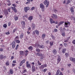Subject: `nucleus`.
I'll return each instance as SVG.
<instances>
[{"mask_svg":"<svg viewBox=\"0 0 75 75\" xmlns=\"http://www.w3.org/2000/svg\"><path fill=\"white\" fill-rule=\"evenodd\" d=\"M24 35L23 33H21V35H20V37L21 38H22L23 37V36Z\"/></svg>","mask_w":75,"mask_h":75,"instance_id":"7c9ffc66","label":"nucleus"},{"mask_svg":"<svg viewBox=\"0 0 75 75\" xmlns=\"http://www.w3.org/2000/svg\"><path fill=\"white\" fill-rule=\"evenodd\" d=\"M25 17H26V18H28V16L27 15H25L23 16V18H25Z\"/></svg>","mask_w":75,"mask_h":75,"instance_id":"37998d69","label":"nucleus"},{"mask_svg":"<svg viewBox=\"0 0 75 75\" xmlns=\"http://www.w3.org/2000/svg\"><path fill=\"white\" fill-rule=\"evenodd\" d=\"M46 44H49L50 43V41L49 40H47L46 41Z\"/></svg>","mask_w":75,"mask_h":75,"instance_id":"a18cd8bd","label":"nucleus"},{"mask_svg":"<svg viewBox=\"0 0 75 75\" xmlns=\"http://www.w3.org/2000/svg\"><path fill=\"white\" fill-rule=\"evenodd\" d=\"M26 60L25 59H23V60L21 62L23 63L24 64V62H25V61Z\"/></svg>","mask_w":75,"mask_h":75,"instance_id":"e433bc0d","label":"nucleus"},{"mask_svg":"<svg viewBox=\"0 0 75 75\" xmlns=\"http://www.w3.org/2000/svg\"><path fill=\"white\" fill-rule=\"evenodd\" d=\"M23 64V63H22V62H21L20 64V66H21Z\"/></svg>","mask_w":75,"mask_h":75,"instance_id":"052dcab7","label":"nucleus"},{"mask_svg":"<svg viewBox=\"0 0 75 75\" xmlns=\"http://www.w3.org/2000/svg\"><path fill=\"white\" fill-rule=\"evenodd\" d=\"M74 8H73V7H71L70 8V10L71 12V13H74Z\"/></svg>","mask_w":75,"mask_h":75,"instance_id":"f8f14e48","label":"nucleus"},{"mask_svg":"<svg viewBox=\"0 0 75 75\" xmlns=\"http://www.w3.org/2000/svg\"><path fill=\"white\" fill-rule=\"evenodd\" d=\"M18 45H17L16 47V50H17L18 49Z\"/></svg>","mask_w":75,"mask_h":75,"instance_id":"603ef678","label":"nucleus"},{"mask_svg":"<svg viewBox=\"0 0 75 75\" xmlns=\"http://www.w3.org/2000/svg\"><path fill=\"white\" fill-rule=\"evenodd\" d=\"M28 20H30V21H31V20H33V16H30V17H29L28 18Z\"/></svg>","mask_w":75,"mask_h":75,"instance_id":"aec40b11","label":"nucleus"},{"mask_svg":"<svg viewBox=\"0 0 75 75\" xmlns=\"http://www.w3.org/2000/svg\"><path fill=\"white\" fill-rule=\"evenodd\" d=\"M38 65H41V63L39 62V61H38Z\"/></svg>","mask_w":75,"mask_h":75,"instance_id":"864d4df0","label":"nucleus"},{"mask_svg":"<svg viewBox=\"0 0 75 75\" xmlns=\"http://www.w3.org/2000/svg\"><path fill=\"white\" fill-rule=\"evenodd\" d=\"M15 41H16V42L17 43H18V44H19V43L20 42V40H15Z\"/></svg>","mask_w":75,"mask_h":75,"instance_id":"72a5a7b5","label":"nucleus"},{"mask_svg":"<svg viewBox=\"0 0 75 75\" xmlns=\"http://www.w3.org/2000/svg\"><path fill=\"white\" fill-rule=\"evenodd\" d=\"M59 75H63V74H62V73L60 72Z\"/></svg>","mask_w":75,"mask_h":75,"instance_id":"774afa93","label":"nucleus"},{"mask_svg":"<svg viewBox=\"0 0 75 75\" xmlns=\"http://www.w3.org/2000/svg\"><path fill=\"white\" fill-rule=\"evenodd\" d=\"M10 65V64H9V63H8V62H7L6 63V65L7 66H9V65Z\"/></svg>","mask_w":75,"mask_h":75,"instance_id":"8fccbe9b","label":"nucleus"},{"mask_svg":"<svg viewBox=\"0 0 75 75\" xmlns=\"http://www.w3.org/2000/svg\"><path fill=\"white\" fill-rule=\"evenodd\" d=\"M62 35L63 37H64L65 35V32H64L63 33H62Z\"/></svg>","mask_w":75,"mask_h":75,"instance_id":"ea45409f","label":"nucleus"},{"mask_svg":"<svg viewBox=\"0 0 75 75\" xmlns=\"http://www.w3.org/2000/svg\"><path fill=\"white\" fill-rule=\"evenodd\" d=\"M18 38H18V36H17L15 38V40H17V39H18Z\"/></svg>","mask_w":75,"mask_h":75,"instance_id":"49530a36","label":"nucleus"},{"mask_svg":"<svg viewBox=\"0 0 75 75\" xmlns=\"http://www.w3.org/2000/svg\"><path fill=\"white\" fill-rule=\"evenodd\" d=\"M13 62L14 64H16V60H14L13 61Z\"/></svg>","mask_w":75,"mask_h":75,"instance_id":"e2e57ef3","label":"nucleus"},{"mask_svg":"<svg viewBox=\"0 0 75 75\" xmlns=\"http://www.w3.org/2000/svg\"><path fill=\"white\" fill-rule=\"evenodd\" d=\"M6 34L7 35H9V34H10V33L8 32L6 33Z\"/></svg>","mask_w":75,"mask_h":75,"instance_id":"bf43d9fd","label":"nucleus"},{"mask_svg":"<svg viewBox=\"0 0 75 75\" xmlns=\"http://www.w3.org/2000/svg\"><path fill=\"white\" fill-rule=\"evenodd\" d=\"M28 51L26 50L25 52V56H27L28 55Z\"/></svg>","mask_w":75,"mask_h":75,"instance_id":"5701e85b","label":"nucleus"},{"mask_svg":"<svg viewBox=\"0 0 75 75\" xmlns=\"http://www.w3.org/2000/svg\"><path fill=\"white\" fill-rule=\"evenodd\" d=\"M64 45L65 47H67V44L64 43Z\"/></svg>","mask_w":75,"mask_h":75,"instance_id":"5fc2aeb1","label":"nucleus"},{"mask_svg":"<svg viewBox=\"0 0 75 75\" xmlns=\"http://www.w3.org/2000/svg\"><path fill=\"white\" fill-rule=\"evenodd\" d=\"M32 27L33 28V29H34V28H35V25L34 24V23H33L32 24Z\"/></svg>","mask_w":75,"mask_h":75,"instance_id":"2eb2a0df","label":"nucleus"},{"mask_svg":"<svg viewBox=\"0 0 75 75\" xmlns=\"http://www.w3.org/2000/svg\"><path fill=\"white\" fill-rule=\"evenodd\" d=\"M54 12H55V13H57L58 12V11L57 10L54 9Z\"/></svg>","mask_w":75,"mask_h":75,"instance_id":"f704fd0d","label":"nucleus"},{"mask_svg":"<svg viewBox=\"0 0 75 75\" xmlns=\"http://www.w3.org/2000/svg\"><path fill=\"white\" fill-rule=\"evenodd\" d=\"M12 45L13 48H15V46H16V42L14 41L12 43Z\"/></svg>","mask_w":75,"mask_h":75,"instance_id":"423d86ee","label":"nucleus"},{"mask_svg":"<svg viewBox=\"0 0 75 75\" xmlns=\"http://www.w3.org/2000/svg\"><path fill=\"white\" fill-rule=\"evenodd\" d=\"M36 50L37 52H40V49H36Z\"/></svg>","mask_w":75,"mask_h":75,"instance_id":"58836bf2","label":"nucleus"},{"mask_svg":"<svg viewBox=\"0 0 75 75\" xmlns=\"http://www.w3.org/2000/svg\"><path fill=\"white\" fill-rule=\"evenodd\" d=\"M50 44L51 46H52V45H53V44H54V43L52 42H50Z\"/></svg>","mask_w":75,"mask_h":75,"instance_id":"4c0bfd02","label":"nucleus"},{"mask_svg":"<svg viewBox=\"0 0 75 75\" xmlns=\"http://www.w3.org/2000/svg\"><path fill=\"white\" fill-rule=\"evenodd\" d=\"M66 50H67L65 48L63 49L62 50V53H63V54H64V53H65V51H66Z\"/></svg>","mask_w":75,"mask_h":75,"instance_id":"b1692460","label":"nucleus"},{"mask_svg":"<svg viewBox=\"0 0 75 75\" xmlns=\"http://www.w3.org/2000/svg\"><path fill=\"white\" fill-rule=\"evenodd\" d=\"M71 18H72V20H73L74 23H75V17H71Z\"/></svg>","mask_w":75,"mask_h":75,"instance_id":"a878e982","label":"nucleus"},{"mask_svg":"<svg viewBox=\"0 0 75 75\" xmlns=\"http://www.w3.org/2000/svg\"><path fill=\"white\" fill-rule=\"evenodd\" d=\"M7 4L9 6H10L11 5V3H9Z\"/></svg>","mask_w":75,"mask_h":75,"instance_id":"338daca9","label":"nucleus"},{"mask_svg":"<svg viewBox=\"0 0 75 75\" xmlns=\"http://www.w3.org/2000/svg\"><path fill=\"white\" fill-rule=\"evenodd\" d=\"M35 45L36 47H38L39 46H40V44L38 43H36Z\"/></svg>","mask_w":75,"mask_h":75,"instance_id":"c85d7f7f","label":"nucleus"},{"mask_svg":"<svg viewBox=\"0 0 75 75\" xmlns=\"http://www.w3.org/2000/svg\"><path fill=\"white\" fill-rule=\"evenodd\" d=\"M35 71V67L33 65L32 66V71L34 72Z\"/></svg>","mask_w":75,"mask_h":75,"instance_id":"9b49d317","label":"nucleus"},{"mask_svg":"<svg viewBox=\"0 0 75 75\" xmlns=\"http://www.w3.org/2000/svg\"><path fill=\"white\" fill-rule=\"evenodd\" d=\"M26 65L27 68H31V65L29 64L28 62H26Z\"/></svg>","mask_w":75,"mask_h":75,"instance_id":"39448f33","label":"nucleus"},{"mask_svg":"<svg viewBox=\"0 0 75 75\" xmlns=\"http://www.w3.org/2000/svg\"><path fill=\"white\" fill-rule=\"evenodd\" d=\"M45 34H43L42 36V38H43V39H44V38H45Z\"/></svg>","mask_w":75,"mask_h":75,"instance_id":"c9c22d12","label":"nucleus"},{"mask_svg":"<svg viewBox=\"0 0 75 75\" xmlns=\"http://www.w3.org/2000/svg\"><path fill=\"white\" fill-rule=\"evenodd\" d=\"M2 59H3V55L1 54L0 55V59L2 60Z\"/></svg>","mask_w":75,"mask_h":75,"instance_id":"cd10ccee","label":"nucleus"},{"mask_svg":"<svg viewBox=\"0 0 75 75\" xmlns=\"http://www.w3.org/2000/svg\"><path fill=\"white\" fill-rule=\"evenodd\" d=\"M18 16H14V19L15 21H16L18 20Z\"/></svg>","mask_w":75,"mask_h":75,"instance_id":"dca6fc26","label":"nucleus"},{"mask_svg":"<svg viewBox=\"0 0 75 75\" xmlns=\"http://www.w3.org/2000/svg\"><path fill=\"white\" fill-rule=\"evenodd\" d=\"M46 71H47V69H45L43 70L44 72H46Z\"/></svg>","mask_w":75,"mask_h":75,"instance_id":"680f3d73","label":"nucleus"},{"mask_svg":"<svg viewBox=\"0 0 75 75\" xmlns=\"http://www.w3.org/2000/svg\"><path fill=\"white\" fill-rule=\"evenodd\" d=\"M6 58H7V56H3V58H4V59H6Z\"/></svg>","mask_w":75,"mask_h":75,"instance_id":"6e6d98bb","label":"nucleus"},{"mask_svg":"<svg viewBox=\"0 0 75 75\" xmlns=\"http://www.w3.org/2000/svg\"><path fill=\"white\" fill-rule=\"evenodd\" d=\"M34 7H33L31 8V10H34Z\"/></svg>","mask_w":75,"mask_h":75,"instance_id":"13d9d810","label":"nucleus"},{"mask_svg":"<svg viewBox=\"0 0 75 75\" xmlns=\"http://www.w3.org/2000/svg\"><path fill=\"white\" fill-rule=\"evenodd\" d=\"M70 60L72 62H73L74 64H75V58L73 57H70Z\"/></svg>","mask_w":75,"mask_h":75,"instance_id":"7ed1b4c3","label":"nucleus"},{"mask_svg":"<svg viewBox=\"0 0 75 75\" xmlns=\"http://www.w3.org/2000/svg\"><path fill=\"white\" fill-rule=\"evenodd\" d=\"M47 64H45L44 65H41L40 67L42 68H44L47 67Z\"/></svg>","mask_w":75,"mask_h":75,"instance_id":"ddd939ff","label":"nucleus"},{"mask_svg":"<svg viewBox=\"0 0 75 75\" xmlns=\"http://www.w3.org/2000/svg\"><path fill=\"white\" fill-rule=\"evenodd\" d=\"M20 53L21 55H24V52L23 51H21L20 52Z\"/></svg>","mask_w":75,"mask_h":75,"instance_id":"412c9836","label":"nucleus"},{"mask_svg":"<svg viewBox=\"0 0 75 75\" xmlns=\"http://www.w3.org/2000/svg\"><path fill=\"white\" fill-rule=\"evenodd\" d=\"M3 27H4V28H6V27H7V25H6V24H4Z\"/></svg>","mask_w":75,"mask_h":75,"instance_id":"de8ad7c7","label":"nucleus"},{"mask_svg":"<svg viewBox=\"0 0 75 75\" xmlns=\"http://www.w3.org/2000/svg\"><path fill=\"white\" fill-rule=\"evenodd\" d=\"M52 52L54 55H56V54H57V50H56L55 49H54L53 50Z\"/></svg>","mask_w":75,"mask_h":75,"instance_id":"1a4fd4ad","label":"nucleus"},{"mask_svg":"<svg viewBox=\"0 0 75 75\" xmlns=\"http://www.w3.org/2000/svg\"><path fill=\"white\" fill-rule=\"evenodd\" d=\"M28 49L30 50H32L33 48L32 47V46H30L28 47Z\"/></svg>","mask_w":75,"mask_h":75,"instance_id":"393cba45","label":"nucleus"},{"mask_svg":"<svg viewBox=\"0 0 75 75\" xmlns=\"http://www.w3.org/2000/svg\"><path fill=\"white\" fill-rule=\"evenodd\" d=\"M16 30H17V29H13V33H14L16 32Z\"/></svg>","mask_w":75,"mask_h":75,"instance_id":"3c124183","label":"nucleus"},{"mask_svg":"<svg viewBox=\"0 0 75 75\" xmlns=\"http://www.w3.org/2000/svg\"><path fill=\"white\" fill-rule=\"evenodd\" d=\"M64 23V21L60 22L58 25V26H59L60 25H62V24Z\"/></svg>","mask_w":75,"mask_h":75,"instance_id":"6ab92c4d","label":"nucleus"},{"mask_svg":"<svg viewBox=\"0 0 75 75\" xmlns=\"http://www.w3.org/2000/svg\"><path fill=\"white\" fill-rule=\"evenodd\" d=\"M70 24V22H64V27H69Z\"/></svg>","mask_w":75,"mask_h":75,"instance_id":"f257e3e1","label":"nucleus"},{"mask_svg":"<svg viewBox=\"0 0 75 75\" xmlns=\"http://www.w3.org/2000/svg\"><path fill=\"white\" fill-rule=\"evenodd\" d=\"M10 73L11 74H13V70L12 69H11L10 70Z\"/></svg>","mask_w":75,"mask_h":75,"instance_id":"473e14b6","label":"nucleus"},{"mask_svg":"<svg viewBox=\"0 0 75 75\" xmlns=\"http://www.w3.org/2000/svg\"><path fill=\"white\" fill-rule=\"evenodd\" d=\"M50 23L51 24H52V23H55V21H53V20H52V19H50Z\"/></svg>","mask_w":75,"mask_h":75,"instance_id":"a211bd4d","label":"nucleus"},{"mask_svg":"<svg viewBox=\"0 0 75 75\" xmlns=\"http://www.w3.org/2000/svg\"><path fill=\"white\" fill-rule=\"evenodd\" d=\"M61 30L62 31H63L64 32H65L66 30L67 31H69V29H66L65 28V27L63 28V29H62V28L61 27Z\"/></svg>","mask_w":75,"mask_h":75,"instance_id":"20e7f679","label":"nucleus"},{"mask_svg":"<svg viewBox=\"0 0 75 75\" xmlns=\"http://www.w3.org/2000/svg\"><path fill=\"white\" fill-rule=\"evenodd\" d=\"M21 24H22V25H25V22L24 21H21Z\"/></svg>","mask_w":75,"mask_h":75,"instance_id":"4be33fe9","label":"nucleus"},{"mask_svg":"<svg viewBox=\"0 0 75 75\" xmlns=\"http://www.w3.org/2000/svg\"><path fill=\"white\" fill-rule=\"evenodd\" d=\"M69 56V54L67 53H66L65 54V57L66 58H67L68 57V56Z\"/></svg>","mask_w":75,"mask_h":75,"instance_id":"2f4dec72","label":"nucleus"},{"mask_svg":"<svg viewBox=\"0 0 75 75\" xmlns=\"http://www.w3.org/2000/svg\"><path fill=\"white\" fill-rule=\"evenodd\" d=\"M40 7L42 9H44L45 7L42 4H41L40 5Z\"/></svg>","mask_w":75,"mask_h":75,"instance_id":"6e6552de","label":"nucleus"},{"mask_svg":"<svg viewBox=\"0 0 75 75\" xmlns=\"http://www.w3.org/2000/svg\"><path fill=\"white\" fill-rule=\"evenodd\" d=\"M11 8L12 10H13V11L15 13H16L17 12V9H16V8L15 7H11Z\"/></svg>","mask_w":75,"mask_h":75,"instance_id":"4468645a","label":"nucleus"},{"mask_svg":"<svg viewBox=\"0 0 75 75\" xmlns=\"http://www.w3.org/2000/svg\"><path fill=\"white\" fill-rule=\"evenodd\" d=\"M52 16L54 18H57V15L55 14H52Z\"/></svg>","mask_w":75,"mask_h":75,"instance_id":"f3484780","label":"nucleus"},{"mask_svg":"<svg viewBox=\"0 0 75 75\" xmlns=\"http://www.w3.org/2000/svg\"><path fill=\"white\" fill-rule=\"evenodd\" d=\"M44 3L45 5H46V7H47L48 6V5H49V1H47V0H45L44 2Z\"/></svg>","mask_w":75,"mask_h":75,"instance_id":"f03ea898","label":"nucleus"},{"mask_svg":"<svg viewBox=\"0 0 75 75\" xmlns=\"http://www.w3.org/2000/svg\"><path fill=\"white\" fill-rule=\"evenodd\" d=\"M72 43L73 44H74L75 45V40H73V41H72Z\"/></svg>","mask_w":75,"mask_h":75,"instance_id":"4d7b16f0","label":"nucleus"},{"mask_svg":"<svg viewBox=\"0 0 75 75\" xmlns=\"http://www.w3.org/2000/svg\"><path fill=\"white\" fill-rule=\"evenodd\" d=\"M71 3V0H68L67 2V4H69V3Z\"/></svg>","mask_w":75,"mask_h":75,"instance_id":"a19ab883","label":"nucleus"},{"mask_svg":"<svg viewBox=\"0 0 75 75\" xmlns=\"http://www.w3.org/2000/svg\"><path fill=\"white\" fill-rule=\"evenodd\" d=\"M12 6H13V7H16L17 6V5H16V4H12Z\"/></svg>","mask_w":75,"mask_h":75,"instance_id":"79ce46f5","label":"nucleus"},{"mask_svg":"<svg viewBox=\"0 0 75 75\" xmlns=\"http://www.w3.org/2000/svg\"><path fill=\"white\" fill-rule=\"evenodd\" d=\"M10 10H11V8H10L8 9V12H9V13L10 12Z\"/></svg>","mask_w":75,"mask_h":75,"instance_id":"09e8293b","label":"nucleus"},{"mask_svg":"<svg viewBox=\"0 0 75 75\" xmlns=\"http://www.w3.org/2000/svg\"><path fill=\"white\" fill-rule=\"evenodd\" d=\"M42 58H43V57L42 56H41V57H40V59L42 60Z\"/></svg>","mask_w":75,"mask_h":75,"instance_id":"0e129e2a","label":"nucleus"},{"mask_svg":"<svg viewBox=\"0 0 75 75\" xmlns=\"http://www.w3.org/2000/svg\"><path fill=\"white\" fill-rule=\"evenodd\" d=\"M7 3H10V1L9 0H8L7 1Z\"/></svg>","mask_w":75,"mask_h":75,"instance_id":"69168bd1","label":"nucleus"},{"mask_svg":"<svg viewBox=\"0 0 75 75\" xmlns=\"http://www.w3.org/2000/svg\"><path fill=\"white\" fill-rule=\"evenodd\" d=\"M29 10H30V8L28 7H25L24 8V10L25 12H27V11Z\"/></svg>","mask_w":75,"mask_h":75,"instance_id":"0eeeda50","label":"nucleus"},{"mask_svg":"<svg viewBox=\"0 0 75 75\" xmlns=\"http://www.w3.org/2000/svg\"><path fill=\"white\" fill-rule=\"evenodd\" d=\"M57 64H59V62L61 61V57L59 56L58 57V58L57 59Z\"/></svg>","mask_w":75,"mask_h":75,"instance_id":"9d476101","label":"nucleus"},{"mask_svg":"<svg viewBox=\"0 0 75 75\" xmlns=\"http://www.w3.org/2000/svg\"><path fill=\"white\" fill-rule=\"evenodd\" d=\"M37 55H38V56H40V57H41V56L42 55V54L40 53H37Z\"/></svg>","mask_w":75,"mask_h":75,"instance_id":"c756f323","label":"nucleus"},{"mask_svg":"<svg viewBox=\"0 0 75 75\" xmlns=\"http://www.w3.org/2000/svg\"><path fill=\"white\" fill-rule=\"evenodd\" d=\"M35 32L36 34H38L39 33V32H38V30H36Z\"/></svg>","mask_w":75,"mask_h":75,"instance_id":"c03bdc74","label":"nucleus"},{"mask_svg":"<svg viewBox=\"0 0 75 75\" xmlns=\"http://www.w3.org/2000/svg\"><path fill=\"white\" fill-rule=\"evenodd\" d=\"M39 47L40 48H44V46L43 45H41L39 46Z\"/></svg>","mask_w":75,"mask_h":75,"instance_id":"bb28decb","label":"nucleus"}]
</instances>
